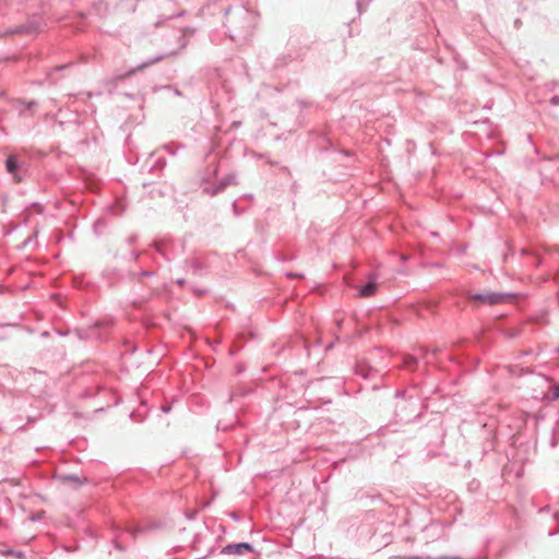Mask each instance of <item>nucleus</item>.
Instances as JSON below:
<instances>
[{"label":"nucleus","mask_w":559,"mask_h":559,"mask_svg":"<svg viewBox=\"0 0 559 559\" xmlns=\"http://www.w3.org/2000/svg\"><path fill=\"white\" fill-rule=\"evenodd\" d=\"M162 409H163V412L167 413V412H169L170 407L169 406H163Z\"/></svg>","instance_id":"30"},{"label":"nucleus","mask_w":559,"mask_h":559,"mask_svg":"<svg viewBox=\"0 0 559 559\" xmlns=\"http://www.w3.org/2000/svg\"><path fill=\"white\" fill-rule=\"evenodd\" d=\"M194 293L198 295V296H202L205 294V290L203 289H194Z\"/></svg>","instance_id":"26"},{"label":"nucleus","mask_w":559,"mask_h":559,"mask_svg":"<svg viewBox=\"0 0 559 559\" xmlns=\"http://www.w3.org/2000/svg\"><path fill=\"white\" fill-rule=\"evenodd\" d=\"M175 52H170L168 55H158V56H155L154 58L152 59H148L147 61L143 62V63H140L138 64L135 68L133 69H130L128 71V75H132L134 74L135 72L138 71H141V70H144L145 68L150 67V66H153L157 62H159L160 60H163L166 56H170V55H174Z\"/></svg>","instance_id":"12"},{"label":"nucleus","mask_w":559,"mask_h":559,"mask_svg":"<svg viewBox=\"0 0 559 559\" xmlns=\"http://www.w3.org/2000/svg\"><path fill=\"white\" fill-rule=\"evenodd\" d=\"M404 394H405V393H404L403 391H397V392L395 393V396H396V397H403V396H404Z\"/></svg>","instance_id":"27"},{"label":"nucleus","mask_w":559,"mask_h":559,"mask_svg":"<svg viewBox=\"0 0 559 559\" xmlns=\"http://www.w3.org/2000/svg\"><path fill=\"white\" fill-rule=\"evenodd\" d=\"M127 532H128L132 537H135L136 532H140V530L133 531V530L129 528Z\"/></svg>","instance_id":"25"},{"label":"nucleus","mask_w":559,"mask_h":559,"mask_svg":"<svg viewBox=\"0 0 559 559\" xmlns=\"http://www.w3.org/2000/svg\"><path fill=\"white\" fill-rule=\"evenodd\" d=\"M5 170L12 176L15 182H22L25 170L15 155H9L5 159Z\"/></svg>","instance_id":"6"},{"label":"nucleus","mask_w":559,"mask_h":559,"mask_svg":"<svg viewBox=\"0 0 559 559\" xmlns=\"http://www.w3.org/2000/svg\"><path fill=\"white\" fill-rule=\"evenodd\" d=\"M5 33L8 35H22V34H27L28 35V31L26 28V24L25 23L21 24V25L9 27Z\"/></svg>","instance_id":"15"},{"label":"nucleus","mask_w":559,"mask_h":559,"mask_svg":"<svg viewBox=\"0 0 559 559\" xmlns=\"http://www.w3.org/2000/svg\"><path fill=\"white\" fill-rule=\"evenodd\" d=\"M136 239H138L136 235H131V236H129V237L127 238V240H126V241H127V243H128L129 246H132V245H134V243H135Z\"/></svg>","instance_id":"20"},{"label":"nucleus","mask_w":559,"mask_h":559,"mask_svg":"<svg viewBox=\"0 0 559 559\" xmlns=\"http://www.w3.org/2000/svg\"><path fill=\"white\" fill-rule=\"evenodd\" d=\"M186 265L191 269L193 275L202 276L206 270V265L197 258L186 260Z\"/></svg>","instance_id":"11"},{"label":"nucleus","mask_w":559,"mask_h":559,"mask_svg":"<svg viewBox=\"0 0 559 559\" xmlns=\"http://www.w3.org/2000/svg\"><path fill=\"white\" fill-rule=\"evenodd\" d=\"M26 28L28 31V35L36 34L40 31L43 25V20L39 15H32L26 21Z\"/></svg>","instance_id":"13"},{"label":"nucleus","mask_w":559,"mask_h":559,"mask_svg":"<svg viewBox=\"0 0 559 559\" xmlns=\"http://www.w3.org/2000/svg\"><path fill=\"white\" fill-rule=\"evenodd\" d=\"M549 102L554 106H559V95L552 96Z\"/></svg>","instance_id":"21"},{"label":"nucleus","mask_w":559,"mask_h":559,"mask_svg":"<svg viewBox=\"0 0 559 559\" xmlns=\"http://www.w3.org/2000/svg\"><path fill=\"white\" fill-rule=\"evenodd\" d=\"M155 275L154 271L142 270L140 272H131L129 274V280L144 287V293L139 295L134 300H138L139 304L151 300L153 296L158 294V288L152 287L144 282V277H153Z\"/></svg>","instance_id":"2"},{"label":"nucleus","mask_w":559,"mask_h":559,"mask_svg":"<svg viewBox=\"0 0 559 559\" xmlns=\"http://www.w3.org/2000/svg\"><path fill=\"white\" fill-rule=\"evenodd\" d=\"M228 37L234 41L247 40L252 35L255 17L254 14L246 8L239 7L233 10H225Z\"/></svg>","instance_id":"1"},{"label":"nucleus","mask_w":559,"mask_h":559,"mask_svg":"<svg viewBox=\"0 0 559 559\" xmlns=\"http://www.w3.org/2000/svg\"><path fill=\"white\" fill-rule=\"evenodd\" d=\"M183 145L181 144H175V143H168V144H165L164 145V150L170 154V155H175L177 153L178 150L182 148Z\"/></svg>","instance_id":"16"},{"label":"nucleus","mask_w":559,"mask_h":559,"mask_svg":"<svg viewBox=\"0 0 559 559\" xmlns=\"http://www.w3.org/2000/svg\"><path fill=\"white\" fill-rule=\"evenodd\" d=\"M286 275H287L288 277H292V278H293V277H298V276H299L298 274H295V273H292V272L287 273Z\"/></svg>","instance_id":"28"},{"label":"nucleus","mask_w":559,"mask_h":559,"mask_svg":"<svg viewBox=\"0 0 559 559\" xmlns=\"http://www.w3.org/2000/svg\"><path fill=\"white\" fill-rule=\"evenodd\" d=\"M112 324V319L97 320L88 329L76 330V334L81 340L100 338V335L96 334V330L108 329Z\"/></svg>","instance_id":"5"},{"label":"nucleus","mask_w":559,"mask_h":559,"mask_svg":"<svg viewBox=\"0 0 559 559\" xmlns=\"http://www.w3.org/2000/svg\"><path fill=\"white\" fill-rule=\"evenodd\" d=\"M467 298L481 305L493 306L512 300L515 298V295L511 293L484 292L475 294L468 293Z\"/></svg>","instance_id":"3"},{"label":"nucleus","mask_w":559,"mask_h":559,"mask_svg":"<svg viewBox=\"0 0 559 559\" xmlns=\"http://www.w3.org/2000/svg\"><path fill=\"white\" fill-rule=\"evenodd\" d=\"M378 288L377 278L374 275H370L368 282L359 287V297H370L376 294Z\"/></svg>","instance_id":"9"},{"label":"nucleus","mask_w":559,"mask_h":559,"mask_svg":"<svg viewBox=\"0 0 559 559\" xmlns=\"http://www.w3.org/2000/svg\"><path fill=\"white\" fill-rule=\"evenodd\" d=\"M418 365V359L412 355H405L403 358V366L409 370H415Z\"/></svg>","instance_id":"14"},{"label":"nucleus","mask_w":559,"mask_h":559,"mask_svg":"<svg viewBox=\"0 0 559 559\" xmlns=\"http://www.w3.org/2000/svg\"><path fill=\"white\" fill-rule=\"evenodd\" d=\"M140 255H141V252H140V251L133 250V251H131V253H130V259H131L132 261H136V260L140 258Z\"/></svg>","instance_id":"19"},{"label":"nucleus","mask_w":559,"mask_h":559,"mask_svg":"<svg viewBox=\"0 0 559 559\" xmlns=\"http://www.w3.org/2000/svg\"><path fill=\"white\" fill-rule=\"evenodd\" d=\"M253 546L250 543H235V544H228L224 546L221 549L222 555H235V556H241L246 552H252Z\"/></svg>","instance_id":"7"},{"label":"nucleus","mask_w":559,"mask_h":559,"mask_svg":"<svg viewBox=\"0 0 559 559\" xmlns=\"http://www.w3.org/2000/svg\"><path fill=\"white\" fill-rule=\"evenodd\" d=\"M39 519H41V515H40V514H38V515H36V516H33V518H32V520H33V521H37V520H39Z\"/></svg>","instance_id":"31"},{"label":"nucleus","mask_w":559,"mask_h":559,"mask_svg":"<svg viewBox=\"0 0 559 559\" xmlns=\"http://www.w3.org/2000/svg\"><path fill=\"white\" fill-rule=\"evenodd\" d=\"M557 84H558V82H556V81L550 82L548 84V90L554 91L556 88Z\"/></svg>","instance_id":"23"},{"label":"nucleus","mask_w":559,"mask_h":559,"mask_svg":"<svg viewBox=\"0 0 559 559\" xmlns=\"http://www.w3.org/2000/svg\"><path fill=\"white\" fill-rule=\"evenodd\" d=\"M231 518L235 519V520H238V515L236 513H231Z\"/></svg>","instance_id":"35"},{"label":"nucleus","mask_w":559,"mask_h":559,"mask_svg":"<svg viewBox=\"0 0 559 559\" xmlns=\"http://www.w3.org/2000/svg\"><path fill=\"white\" fill-rule=\"evenodd\" d=\"M32 206H34V207H38V209H39V211H41L40 205H39L38 203H33V204H32Z\"/></svg>","instance_id":"32"},{"label":"nucleus","mask_w":559,"mask_h":559,"mask_svg":"<svg viewBox=\"0 0 559 559\" xmlns=\"http://www.w3.org/2000/svg\"><path fill=\"white\" fill-rule=\"evenodd\" d=\"M61 479L63 481L74 483L76 485H81L83 483V480L74 474L62 475Z\"/></svg>","instance_id":"17"},{"label":"nucleus","mask_w":559,"mask_h":559,"mask_svg":"<svg viewBox=\"0 0 559 559\" xmlns=\"http://www.w3.org/2000/svg\"><path fill=\"white\" fill-rule=\"evenodd\" d=\"M239 124H240V122H237V121H235V122L233 123V126H234V127H238Z\"/></svg>","instance_id":"36"},{"label":"nucleus","mask_w":559,"mask_h":559,"mask_svg":"<svg viewBox=\"0 0 559 559\" xmlns=\"http://www.w3.org/2000/svg\"><path fill=\"white\" fill-rule=\"evenodd\" d=\"M186 283V280L185 278H178L176 280V284L179 285V286H183Z\"/></svg>","instance_id":"24"},{"label":"nucleus","mask_w":559,"mask_h":559,"mask_svg":"<svg viewBox=\"0 0 559 559\" xmlns=\"http://www.w3.org/2000/svg\"><path fill=\"white\" fill-rule=\"evenodd\" d=\"M236 185V175L235 174H228L226 177H224L216 187L213 189L205 188L204 191L211 195H216L219 192H222L225 188L228 186Z\"/></svg>","instance_id":"8"},{"label":"nucleus","mask_w":559,"mask_h":559,"mask_svg":"<svg viewBox=\"0 0 559 559\" xmlns=\"http://www.w3.org/2000/svg\"><path fill=\"white\" fill-rule=\"evenodd\" d=\"M521 254H528V251L526 249H522Z\"/></svg>","instance_id":"33"},{"label":"nucleus","mask_w":559,"mask_h":559,"mask_svg":"<svg viewBox=\"0 0 559 559\" xmlns=\"http://www.w3.org/2000/svg\"><path fill=\"white\" fill-rule=\"evenodd\" d=\"M69 66H70V63L63 64V66H57L52 70L53 71H60V70H63V69L68 68Z\"/></svg>","instance_id":"22"},{"label":"nucleus","mask_w":559,"mask_h":559,"mask_svg":"<svg viewBox=\"0 0 559 559\" xmlns=\"http://www.w3.org/2000/svg\"><path fill=\"white\" fill-rule=\"evenodd\" d=\"M357 9L359 11V13L361 12V9H360V1H357Z\"/></svg>","instance_id":"34"},{"label":"nucleus","mask_w":559,"mask_h":559,"mask_svg":"<svg viewBox=\"0 0 559 559\" xmlns=\"http://www.w3.org/2000/svg\"><path fill=\"white\" fill-rule=\"evenodd\" d=\"M152 246L167 261H170L178 254L183 253L186 248L185 240H180L178 249L175 241L171 238H164L159 241H154Z\"/></svg>","instance_id":"4"},{"label":"nucleus","mask_w":559,"mask_h":559,"mask_svg":"<svg viewBox=\"0 0 559 559\" xmlns=\"http://www.w3.org/2000/svg\"><path fill=\"white\" fill-rule=\"evenodd\" d=\"M550 401H557L559 400V384L554 386L552 391H551V394H550V397H549Z\"/></svg>","instance_id":"18"},{"label":"nucleus","mask_w":559,"mask_h":559,"mask_svg":"<svg viewBox=\"0 0 559 559\" xmlns=\"http://www.w3.org/2000/svg\"><path fill=\"white\" fill-rule=\"evenodd\" d=\"M438 559H461L459 557H439Z\"/></svg>","instance_id":"29"},{"label":"nucleus","mask_w":559,"mask_h":559,"mask_svg":"<svg viewBox=\"0 0 559 559\" xmlns=\"http://www.w3.org/2000/svg\"><path fill=\"white\" fill-rule=\"evenodd\" d=\"M37 106H38V103L36 100L25 102V100L16 99L14 102V108L16 110H19L20 115H25L26 111L34 114Z\"/></svg>","instance_id":"10"}]
</instances>
